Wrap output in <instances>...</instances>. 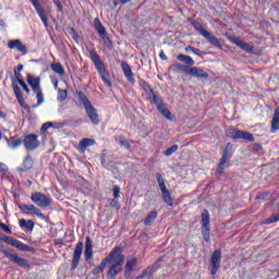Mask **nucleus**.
I'll use <instances>...</instances> for the list:
<instances>
[{
  "mask_svg": "<svg viewBox=\"0 0 279 279\" xmlns=\"http://www.w3.org/2000/svg\"><path fill=\"white\" fill-rule=\"evenodd\" d=\"M138 259L136 257H129L126 259L125 270H124V277L130 278L132 276V271H134L135 266L137 265Z\"/></svg>",
  "mask_w": 279,
  "mask_h": 279,
  "instance_id": "nucleus-17",
  "label": "nucleus"
},
{
  "mask_svg": "<svg viewBox=\"0 0 279 279\" xmlns=\"http://www.w3.org/2000/svg\"><path fill=\"white\" fill-rule=\"evenodd\" d=\"M5 117V114H3L1 111H0V118H3Z\"/></svg>",
  "mask_w": 279,
  "mask_h": 279,
  "instance_id": "nucleus-63",
  "label": "nucleus"
},
{
  "mask_svg": "<svg viewBox=\"0 0 279 279\" xmlns=\"http://www.w3.org/2000/svg\"><path fill=\"white\" fill-rule=\"evenodd\" d=\"M51 69L54 73L61 75L62 77L66 75V72L64 71V66H62V63H52Z\"/></svg>",
  "mask_w": 279,
  "mask_h": 279,
  "instance_id": "nucleus-30",
  "label": "nucleus"
},
{
  "mask_svg": "<svg viewBox=\"0 0 279 279\" xmlns=\"http://www.w3.org/2000/svg\"><path fill=\"white\" fill-rule=\"evenodd\" d=\"M193 47L192 46H187V47H185V51H186V53H190V51H193Z\"/></svg>",
  "mask_w": 279,
  "mask_h": 279,
  "instance_id": "nucleus-57",
  "label": "nucleus"
},
{
  "mask_svg": "<svg viewBox=\"0 0 279 279\" xmlns=\"http://www.w3.org/2000/svg\"><path fill=\"white\" fill-rule=\"evenodd\" d=\"M271 130L276 132L279 130V107L275 109V113L272 116V121H271Z\"/></svg>",
  "mask_w": 279,
  "mask_h": 279,
  "instance_id": "nucleus-27",
  "label": "nucleus"
},
{
  "mask_svg": "<svg viewBox=\"0 0 279 279\" xmlns=\"http://www.w3.org/2000/svg\"><path fill=\"white\" fill-rule=\"evenodd\" d=\"M31 199L39 208H48V206H51V198L40 192L33 193Z\"/></svg>",
  "mask_w": 279,
  "mask_h": 279,
  "instance_id": "nucleus-5",
  "label": "nucleus"
},
{
  "mask_svg": "<svg viewBox=\"0 0 279 279\" xmlns=\"http://www.w3.org/2000/svg\"><path fill=\"white\" fill-rule=\"evenodd\" d=\"M54 88H58V82L54 83Z\"/></svg>",
  "mask_w": 279,
  "mask_h": 279,
  "instance_id": "nucleus-64",
  "label": "nucleus"
},
{
  "mask_svg": "<svg viewBox=\"0 0 279 279\" xmlns=\"http://www.w3.org/2000/svg\"><path fill=\"white\" fill-rule=\"evenodd\" d=\"M66 97H69L66 89H58V101H65Z\"/></svg>",
  "mask_w": 279,
  "mask_h": 279,
  "instance_id": "nucleus-40",
  "label": "nucleus"
},
{
  "mask_svg": "<svg viewBox=\"0 0 279 279\" xmlns=\"http://www.w3.org/2000/svg\"><path fill=\"white\" fill-rule=\"evenodd\" d=\"M54 5H57L58 11L62 12V3L60 2V0H52Z\"/></svg>",
  "mask_w": 279,
  "mask_h": 279,
  "instance_id": "nucleus-50",
  "label": "nucleus"
},
{
  "mask_svg": "<svg viewBox=\"0 0 279 279\" xmlns=\"http://www.w3.org/2000/svg\"><path fill=\"white\" fill-rule=\"evenodd\" d=\"M159 57L161 58V60H167V54H165V52H161Z\"/></svg>",
  "mask_w": 279,
  "mask_h": 279,
  "instance_id": "nucleus-58",
  "label": "nucleus"
},
{
  "mask_svg": "<svg viewBox=\"0 0 279 279\" xmlns=\"http://www.w3.org/2000/svg\"><path fill=\"white\" fill-rule=\"evenodd\" d=\"M20 227L26 228L28 232H32L34 230V220H25V219H20L19 221Z\"/></svg>",
  "mask_w": 279,
  "mask_h": 279,
  "instance_id": "nucleus-31",
  "label": "nucleus"
},
{
  "mask_svg": "<svg viewBox=\"0 0 279 279\" xmlns=\"http://www.w3.org/2000/svg\"><path fill=\"white\" fill-rule=\"evenodd\" d=\"M95 145V140H90V138H83L81 142H80V147L82 149V151H85V149L87 147H90Z\"/></svg>",
  "mask_w": 279,
  "mask_h": 279,
  "instance_id": "nucleus-34",
  "label": "nucleus"
},
{
  "mask_svg": "<svg viewBox=\"0 0 279 279\" xmlns=\"http://www.w3.org/2000/svg\"><path fill=\"white\" fill-rule=\"evenodd\" d=\"M107 263H112L107 272V278L117 279V276H119L123 269V263H125V256L121 254V247H116L110 252L107 257Z\"/></svg>",
  "mask_w": 279,
  "mask_h": 279,
  "instance_id": "nucleus-1",
  "label": "nucleus"
},
{
  "mask_svg": "<svg viewBox=\"0 0 279 279\" xmlns=\"http://www.w3.org/2000/svg\"><path fill=\"white\" fill-rule=\"evenodd\" d=\"M52 125H53L52 122H46V123H44L43 126H41V132L48 131L49 128H51Z\"/></svg>",
  "mask_w": 279,
  "mask_h": 279,
  "instance_id": "nucleus-48",
  "label": "nucleus"
},
{
  "mask_svg": "<svg viewBox=\"0 0 279 279\" xmlns=\"http://www.w3.org/2000/svg\"><path fill=\"white\" fill-rule=\"evenodd\" d=\"M84 252V243L78 242L75 246L73 259H72V269H77L80 265V258H82V254Z\"/></svg>",
  "mask_w": 279,
  "mask_h": 279,
  "instance_id": "nucleus-12",
  "label": "nucleus"
},
{
  "mask_svg": "<svg viewBox=\"0 0 279 279\" xmlns=\"http://www.w3.org/2000/svg\"><path fill=\"white\" fill-rule=\"evenodd\" d=\"M23 144L27 151H34L37 147H40V141H38V135L29 134L24 137Z\"/></svg>",
  "mask_w": 279,
  "mask_h": 279,
  "instance_id": "nucleus-8",
  "label": "nucleus"
},
{
  "mask_svg": "<svg viewBox=\"0 0 279 279\" xmlns=\"http://www.w3.org/2000/svg\"><path fill=\"white\" fill-rule=\"evenodd\" d=\"M2 254H4V256L11 260V263L19 265V267H29L27 259L20 257L15 253H12L11 250H2Z\"/></svg>",
  "mask_w": 279,
  "mask_h": 279,
  "instance_id": "nucleus-7",
  "label": "nucleus"
},
{
  "mask_svg": "<svg viewBox=\"0 0 279 279\" xmlns=\"http://www.w3.org/2000/svg\"><path fill=\"white\" fill-rule=\"evenodd\" d=\"M120 193H121V187H119V185H114L113 186V197H120Z\"/></svg>",
  "mask_w": 279,
  "mask_h": 279,
  "instance_id": "nucleus-47",
  "label": "nucleus"
},
{
  "mask_svg": "<svg viewBox=\"0 0 279 279\" xmlns=\"http://www.w3.org/2000/svg\"><path fill=\"white\" fill-rule=\"evenodd\" d=\"M93 248V242L90 241V238H86L85 241V250Z\"/></svg>",
  "mask_w": 279,
  "mask_h": 279,
  "instance_id": "nucleus-49",
  "label": "nucleus"
},
{
  "mask_svg": "<svg viewBox=\"0 0 279 279\" xmlns=\"http://www.w3.org/2000/svg\"><path fill=\"white\" fill-rule=\"evenodd\" d=\"M189 75H192V77H198L201 80H208V73L196 66L190 69Z\"/></svg>",
  "mask_w": 279,
  "mask_h": 279,
  "instance_id": "nucleus-20",
  "label": "nucleus"
},
{
  "mask_svg": "<svg viewBox=\"0 0 279 279\" xmlns=\"http://www.w3.org/2000/svg\"><path fill=\"white\" fill-rule=\"evenodd\" d=\"M8 47H9V49H16L23 56H25V53H27V46L23 45V41H21V39L10 40L8 43Z\"/></svg>",
  "mask_w": 279,
  "mask_h": 279,
  "instance_id": "nucleus-15",
  "label": "nucleus"
},
{
  "mask_svg": "<svg viewBox=\"0 0 279 279\" xmlns=\"http://www.w3.org/2000/svg\"><path fill=\"white\" fill-rule=\"evenodd\" d=\"M34 167V159L32 158V156H27L21 168L17 169V171H29V169H32Z\"/></svg>",
  "mask_w": 279,
  "mask_h": 279,
  "instance_id": "nucleus-23",
  "label": "nucleus"
},
{
  "mask_svg": "<svg viewBox=\"0 0 279 279\" xmlns=\"http://www.w3.org/2000/svg\"><path fill=\"white\" fill-rule=\"evenodd\" d=\"M13 93L22 108L27 110V105H25V98H23V93H21V87L19 85H13Z\"/></svg>",
  "mask_w": 279,
  "mask_h": 279,
  "instance_id": "nucleus-22",
  "label": "nucleus"
},
{
  "mask_svg": "<svg viewBox=\"0 0 279 279\" xmlns=\"http://www.w3.org/2000/svg\"><path fill=\"white\" fill-rule=\"evenodd\" d=\"M26 81L29 84V86L32 87V90L34 93H38L41 90L40 89V78L33 77L32 75L28 74Z\"/></svg>",
  "mask_w": 279,
  "mask_h": 279,
  "instance_id": "nucleus-19",
  "label": "nucleus"
},
{
  "mask_svg": "<svg viewBox=\"0 0 279 279\" xmlns=\"http://www.w3.org/2000/svg\"><path fill=\"white\" fill-rule=\"evenodd\" d=\"M4 243H8V245H12L13 247H16L17 250H21L22 252H32V248L29 245L19 241L14 240L11 236L5 235L4 240H2Z\"/></svg>",
  "mask_w": 279,
  "mask_h": 279,
  "instance_id": "nucleus-11",
  "label": "nucleus"
},
{
  "mask_svg": "<svg viewBox=\"0 0 279 279\" xmlns=\"http://www.w3.org/2000/svg\"><path fill=\"white\" fill-rule=\"evenodd\" d=\"M106 265H108L107 257L93 270L94 276H99V274H104Z\"/></svg>",
  "mask_w": 279,
  "mask_h": 279,
  "instance_id": "nucleus-32",
  "label": "nucleus"
},
{
  "mask_svg": "<svg viewBox=\"0 0 279 279\" xmlns=\"http://www.w3.org/2000/svg\"><path fill=\"white\" fill-rule=\"evenodd\" d=\"M177 150H178V145H172L170 148H168L165 151V156L169 157V156L175 154Z\"/></svg>",
  "mask_w": 279,
  "mask_h": 279,
  "instance_id": "nucleus-42",
  "label": "nucleus"
},
{
  "mask_svg": "<svg viewBox=\"0 0 279 279\" xmlns=\"http://www.w3.org/2000/svg\"><path fill=\"white\" fill-rule=\"evenodd\" d=\"M117 143H119L122 147H125V149H130L132 145H130V142L125 138L124 135H119L116 137Z\"/></svg>",
  "mask_w": 279,
  "mask_h": 279,
  "instance_id": "nucleus-35",
  "label": "nucleus"
},
{
  "mask_svg": "<svg viewBox=\"0 0 279 279\" xmlns=\"http://www.w3.org/2000/svg\"><path fill=\"white\" fill-rule=\"evenodd\" d=\"M21 145H23V140H16L11 142L12 149H16V147H21Z\"/></svg>",
  "mask_w": 279,
  "mask_h": 279,
  "instance_id": "nucleus-43",
  "label": "nucleus"
},
{
  "mask_svg": "<svg viewBox=\"0 0 279 279\" xmlns=\"http://www.w3.org/2000/svg\"><path fill=\"white\" fill-rule=\"evenodd\" d=\"M254 149L258 151L259 149H263V146H260V144H254Z\"/></svg>",
  "mask_w": 279,
  "mask_h": 279,
  "instance_id": "nucleus-56",
  "label": "nucleus"
},
{
  "mask_svg": "<svg viewBox=\"0 0 279 279\" xmlns=\"http://www.w3.org/2000/svg\"><path fill=\"white\" fill-rule=\"evenodd\" d=\"M100 38L108 49H112V41L110 40V37H108V33L106 35L100 36Z\"/></svg>",
  "mask_w": 279,
  "mask_h": 279,
  "instance_id": "nucleus-41",
  "label": "nucleus"
},
{
  "mask_svg": "<svg viewBox=\"0 0 279 279\" xmlns=\"http://www.w3.org/2000/svg\"><path fill=\"white\" fill-rule=\"evenodd\" d=\"M230 158H232V153H223L218 169L216 171L218 175H221V173H223V169H226V163L228 162V160H230Z\"/></svg>",
  "mask_w": 279,
  "mask_h": 279,
  "instance_id": "nucleus-21",
  "label": "nucleus"
},
{
  "mask_svg": "<svg viewBox=\"0 0 279 279\" xmlns=\"http://www.w3.org/2000/svg\"><path fill=\"white\" fill-rule=\"evenodd\" d=\"M78 181H80V182H82L83 184H85V183H86V181H85L84 179H82V178H81V179H78Z\"/></svg>",
  "mask_w": 279,
  "mask_h": 279,
  "instance_id": "nucleus-62",
  "label": "nucleus"
},
{
  "mask_svg": "<svg viewBox=\"0 0 279 279\" xmlns=\"http://www.w3.org/2000/svg\"><path fill=\"white\" fill-rule=\"evenodd\" d=\"M158 184H159V189H160L161 193H163L165 191H168L167 185L165 184V181H161Z\"/></svg>",
  "mask_w": 279,
  "mask_h": 279,
  "instance_id": "nucleus-51",
  "label": "nucleus"
},
{
  "mask_svg": "<svg viewBox=\"0 0 279 279\" xmlns=\"http://www.w3.org/2000/svg\"><path fill=\"white\" fill-rule=\"evenodd\" d=\"M15 77H16L17 83L20 84V86H22L23 90L26 92V95H29V87H27V84H25V81L21 80V74L15 72Z\"/></svg>",
  "mask_w": 279,
  "mask_h": 279,
  "instance_id": "nucleus-38",
  "label": "nucleus"
},
{
  "mask_svg": "<svg viewBox=\"0 0 279 279\" xmlns=\"http://www.w3.org/2000/svg\"><path fill=\"white\" fill-rule=\"evenodd\" d=\"M158 112L165 117V119H168V121H173V116L171 114V111H169V108H167L166 105H161L157 108Z\"/></svg>",
  "mask_w": 279,
  "mask_h": 279,
  "instance_id": "nucleus-25",
  "label": "nucleus"
},
{
  "mask_svg": "<svg viewBox=\"0 0 279 279\" xmlns=\"http://www.w3.org/2000/svg\"><path fill=\"white\" fill-rule=\"evenodd\" d=\"M37 97V104L33 106V108H38V106H43L45 104V96L43 95V89L39 92H35Z\"/></svg>",
  "mask_w": 279,
  "mask_h": 279,
  "instance_id": "nucleus-37",
  "label": "nucleus"
},
{
  "mask_svg": "<svg viewBox=\"0 0 279 279\" xmlns=\"http://www.w3.org/2000/svg\"><path fill=\"white\" fill-rule=\"evenodd\" d=\"M31 3L35 8V10H36L38 16L40 17V20L43 21L45 27H49V20L47 19V13L43 9V5H40V2H38V0H31Z\"/></svg>",
  "mask_w": 279,
  "mask_h": 279,
  "instance_id": "nucleus-13",
  "label": "nucleus"
},
{
  "mask_svg": "<svg viewBox=\"0 0 279 279\" xmlns=\"http://www.w3.org/2000/svg\"><path fill=\"white\" fill-rule=\"evenodd\" d=\"M192 53H195V56H202V51L197 48H193Z\"/></svg>",
  "mask_w": 279,
  "mask_h": 279,
  "instance_id": "nucleus-54",
  "label": "nucleus"
},
{
  "mask_svg": "<svg viewBox=\"0 0 279 279\" xmlns=\"http://www.w3.org/2000/svg\"><path fill=\"white\" fill-rule=\"evenodd\" d=\"M177 60H179V62H184V64H186L187 66H193L195 64V60L185 54H179L177 57Z\"/></svg>",
  "mask_w": 279,
  "mask_h": 279,
  "instance_id": "nucleus-28",
  "label": "nucleus"
},
{
  "mask_svg": "<svg viewBox=\"0 0 279 279\" xmlns=\"http://www.w3.org/2000/svg\"><path fill=\"white\" fill-rule=\"evenodd\" d=\"M148 99H150V104L157 106V109L165 105L162 102V98L156 95V93L150 94V96H148Z\"/></svg>",
  "mask_w": 279,
  "mask_h": 279,
  "instance_id": "nucleus-29",
  "label": "nucleus"
},
{
  "mask_svg": "<svg viewBox=\"0 0 279 279\" xmlns=\"http://www.w3.org/2000/svg\"><path fill=\"white\" fill-rule=\"evenodd\" d=\"M90 60L94 62L95 68L97 69L102 82L107 84V86H111L110 83V75L108 74V71L106 70V65H104V61H101V58H99V54L95 50H92L89 52Z\"/></svg>",
  "mask_w": 279,
  "mask_h": 279,
  "instance_id": "nucleus-3",
  "label": "nucleus"
},
{
  "mask_svg": "<svg viewBox=\"0 0 279 279\" xmlns=\"http://www.w3.org/2000/svg\"><path fill=\"white\" fill-rule=\"evenodd\" d=\"M231 138H243V141H248L250 143H254V135L250 132L232 130L230 132Z\"/></svg>",
  "mask_w": 279,
  "mask_h": 279,
  "instance_id": "nucleus-14",
  "label": "nucleus"
},
{
  "mask_svg": "<svg viewBox=\"0 0 279 279\" xmlns=\"http://www.w3.org/2000/svg\"><path fill=\"white\" fill-rule=\"evenodd\" d=\"M156 180H157L158 184L160 182H165V179L162 178V174H160V173H156Z\"/></svg>",
  "mask_w": 279,
  "mask_h": 279,
  "instance_id": "nucleus-53",
  "label": "nucleus"
},
{
  "mask_svg": "<svg viewBox=\"0 0 279 279\" xmlns=\"http://www.w3.org/2000/svg\"><path fill=\"white\" fill-rule=\"evenodd\" d=\"M19 208L24 213V215H36L39 219H45V214L40 213V209L34 204L19 205Z\"/></svg>",
  "mask_w": 279,
  "mask_h": 279,
  "instance_id": "nucleus-9",
  "label": "nucleus"
},
{
  "mask_svg": "<svg viewBox=\"0 0 279 279\" xmlns=\"http://www.w3.org/2000/svg\"><path fill=\"white\" fill-rule=\"evenodd\" d=\"M210 215L208 210L204 209L202 214V230H203V239L208 243L210 241Z\"/></svg>",
  "mask_w": 279,
  "mask_h": 279,
  "instance_id": "nucleus-6",
  "label": "nucleus"
},
{
  "mask_svg": "<svg viewBox=\"0 0 279 279\" xmlns=\"http://www.w3.org/2000/svg\"><path fill=\"white\" fill-rule=\"evenodd\" d=\"M276 221H279V214L266 219L264 223H276Z\"/></svg>",
  "mask_w": 279,
  "mask_h": 279,
  "instance_id": "nucleus-44",
  "label": "nucleus"
},
{
  "mask_svg": "<svg viewBox=\"0 0 279 279\" xmlns=\"http://www.w3.org/2000/svg\"><path fill=\"white\" fill-rule=\"evenodd\" d=\"M94 27H95L96 32L98 33V35H99L100 37L108 34V33L106 32V27H104V24H101V21L99 20V17H96V19L94 20Z\"/></svg>",
  "mask_w": 279,
  "mask_h": 279,
  "instance_id": "nucleus-24",
  "label": "nucleus"
},
{
  "mask_svg": "<svg viewBox=\"0 0 279 279\" xmlns=\"http://www.w3.org/2000/svg\"><path fill=\"white\" fill-rule=\"evenodd\" d=\"M17 71H23V64L17 65Z\"/></svg>",
  "mask_w": 279,
  "mask_h": 279,
  "instance_id": "nucleus-61",
  "label": "nucleus"
},
{
  "mask_svg": "<svg viewBox=\"0 0 279 279\" xmlns=\"http://www.w3.org/2000/svg\"><path fill=\"white\" fill-rule=\"evenodd\" d=\"M231 43H233V45H236V47H240V49H242L243 51H246V53H252V51H254V47L250 46V44L242 41L241 38L239 37H230Z\"/></svg>",
  "mask_w": 279,
  "mask_h": 279,
  "instance_id": "nucleus-16",
  "label": "nucleus"
},
{
  "mask_svg": "<svg viewBox=\"0 0 279 279\" xmlns=\"http://www.w3.org/2000/svg\"><path fill=\"white\" fill-rule=\"evenodd\" d=\"M0 228H1V230H3L4 232H7V234H12V229H10V227H8L5 223L1 222V223H0Z\"/></svg>",
  "mask_w": 279,
  "mask_h": 279,
  "instance_id": "nucleus-46",
  "label": "nucleus"
},
{
  "mask_svg": "<svg viewBox=\"0 0 279 279\" xmlns=\"http://www.w3.org/2000/svg\"><path fill=\"white\" fill-rule=\"evenodd\" d=\"M225 153L227 154H232V144L231 143H228L226 148H225Z\"/></svg>",
  "mask_w": 279,
  "mask_h": 279,
  "instance_id": "nucleus-52",
  "label": "nucleus"
},
{
  "mask_svg": "<svg viewBox=\"0 0 279 279\" xmlns=\"http://www.w3.org/2000/svg\"><path fill=\"white\" fill-rule=\"evenodd\" d=\"M173 69H175L178 73H185V75H190L191 73V66L184 65L182 63H174Z\"/></svg>",
  "mask_w": 279,
  "mask_h": 279,
  "instance_id": "nucleus-26",
  "label": "nucleus"
},
{
  "mask_svg": "<svg viewBox=\"0 0 279 279\" xmlns=\"http://www.w3.org/2000/svg\"><path fill=\"white\" fill-rule=\"evenodd\" d=\"M122 71L129 82L131 84H136V80L134 78V73L132 72V68H130V64L128 62L123 61L122 62Z\"/></svg>",
  "mask_w": 279,
  "mask_h": 279,
  "instance_id": "nucleus-18",
  "label": "nucleus"
},
{
  "mask_svg": "<svg viewBox=\"0 0 279 279\" xmlns=\"http://www.w3.org/2000/svg\"><path fill=\"white\" fill-rule=\"evenodd\" d=\"M141 86H142L143 90L146 93V95H148V97L154 95V89L151 88V86H149V84L147 82L143 81L141 83Z\"/></svg>",
  "mask_w": 279,
  "mask_h": 279,
  "instance_id": "nucleus-39",
  "label": "nucleus"
},
{
  "mask_svg": "<svg viewBox=\"0 0 279 279\" xmlns=\"http://www.w3.org/2000/svg\"><path fill=\"white\" fill-rule=\"evenodd\" d=\"M3 171H7L5 165L0 163V173H3Z\"/></svg>",
  "mask_w": 279,
  "mask_h": 279,
  "instance_id": "nucleus-55",
  "label": "nucleus"
},
{
  "mask_svg": "<svg viewBox=\"0 0 279 279\" xmlns=\"http://www.w3.org/2000/svg\"><path fill=\"white\" fill-rule=\"evenodd\" d=\"M158 217V213L157 211H150L146 219L144 220V225L145 226H151L154 223V221H156V218Z\"/></svg>",
  "mask_w": 279,
  "mask_h": 279,
  "instance_id": "nucleus-33",
  "label": "nucleus"
},
{
  "mask_svg": "<svg viewBox=\"0 0 279 279\" xmlns=\"http://www.w3.org/2000/svg\"><path fill=\"white\" fill-rule=\"evenodd\" d=\"M161 197L168 206H173V198L171 197V193L169 192V190L161 192Z\"/></svg>",
  "mask_w": 279,
  "mask_h": 279,
  "instance_id": "nucleus-36",
  "label": "nucleus"
},
{
  "mask_svg": "<svg viewBox=\"0 0 279 279\" xmlns=\"http://www.w3.org/2000/svg\"><path fill=\"white\" fill-rule=\"evenodd\" d=\"M77 97L80 104H83L89 121H92L94 125H99V113H97V109L93 107V104L90 102L86 94H84V92H78Z\"/></svg>",
  "mask_w": 279,
  "mask_h": 279,
  "instance_id": "nucleus-2",
  "label": "nucleus"
},
{
  "mask_svg": "<svg viewBox=\"0 0 279 279\" xmlns=\"http://www.w3.org/2000/svg\"><path fill=\"white\" fill-rule=\"evenodd\" d=\"M193 27L196 29V32H199L206 38V40L210 43V45H214V47H221V43L219 41V39L210 32L205 29L202 24L193 22Z\"/></svg>",
  "mask_w": 279,
  "mask_h": 279,
  "instance_id": "nucleus-4",
  "label": "nucleus"
},
{
  "mask_svg": "<svg viewBox=\"0 0 279 279\" xmlns=\"http://www.w3.org/2000/svg\"><path fill=\"white\" fill-rule=\"evenodd\" d=\"M93 258V248H85V259L90 260Z\"/></svg>",
  "mask_w": 279,
  "mask_h": 279,
  "instance_id": "nucleus-45",
  "label": "nucleus"
},
{
  "mask_svg": "<svg viewBox=\"0 0 279 279\" xmlns=\"http://www.w3.org/2000/svg\"><path fill=\"white\" fill-rule=\"evenodd\" d=\"M5 239V234L0 232V241H3Z\"/></svg>",
  "mask_w": 279,
  "mask_h": 279,
  "instance_id": "nucleus-60",
  "label": "nucleus"
},
{
  "mask_svg": "<svg viewBox=\"0 0 279 279\" xmlns=\"http://www.w3.org/2000/svg\"><path fill=\"white\" fill-rule=\"evenodd\" d=\"M211 276H217V271H219V267H221V250L217 248L214 251L211 255Z\"/></svg>",
  "mask_w": 279,
  "mask_h": 279,
  "instance_id": "nucleus-10",
  "label": "nucleus"
},
{
  "mask_svg": "<svg viewBox=\"0 0 279 279\" xmlns=\"http://www.w3.org/2000/svg\"><path fill=\"white\" fill-rule=\"evenodd\" d=\"M120 1H121L122 5H125V3H130V1H132V0H120Z\"/></svg>",
  "mask_w": 279,
  "mask_h": 279,
  "instance_id": "nucleus-59",
  "label": "nucleus"
}]
</instances>
